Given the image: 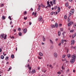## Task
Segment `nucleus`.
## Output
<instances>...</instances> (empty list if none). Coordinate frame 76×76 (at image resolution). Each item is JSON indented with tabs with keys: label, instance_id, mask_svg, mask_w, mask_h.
Returning <instances> with one entry per match:
<instances>
[{
	"label": "nucleus",
	"instance_id": "obj_43",
	"mask_svg": "<svg viewBox=\"0 0 76 76\" xmlns=\"http://www.w3.org/2000/svg\"><path fill=\"white\" fill-rule=\"evenodd\" d=\"M75 35H73V36H72V38H75Z\"/></svg>",
	"mask_w": 76,
	"mask_h": 76
},
{
	"label": "nucleus",
	"instance_id": "obj_12",
	"mask_svg": "<svg viewBox=\"0 0 76 76\" xmlns=\"http://www.w3.org/2000/svg\"><path fill=\"white\" fill-rule=\"evenodd\" d=\"M56 0H53V3L54 4H56Z\"/></svg>",
	"mask_w": 76,
	"mask_h": 76
},
{
	"label": "nucleus",
	"instance_id": "obj_63",
	"mask_svg": "<svg viewBox=\"0 0 76 76\" xmlns=\"http://www.w3.org/2000/svg\"><path fill=\"white\" fill-rule=\"evenodd\" d=\"M68 8H69V9H70V8H71V7H70V6H69V7H68Z\"/></svg>",
	"mask_w": 76,
	"mask_h": 76
},
{
	"label": "nucleus",
	"instance_id": "obj_64",
	"mask_svg": "<svg viewBox=\"0 0 76 76\" xmlns=\"http://www.w3.org/2000/svg\"><path fill=\"white\" fill-rule=\"evenodd\" d=\"M69 69H68L67 70V72H69Z\"/></svg>",
	"mask_w": 76,
	"mask_h": 76
},
{
	"label": "nucleus",
	"instance_id": "obj_59",
	"mask_svg": "<svg viewBox=\"0 0 76 76\" xmlns=\"http://www.w3.org/2000/svg\"><path fill=\"white\" fill-rule=\"evenodd\" d=\"M52 66V65H49V67H51Z\"/></svg>",
	"mask_w": 76,
	"mask_h": 76
},
{
	"label": "nucleus",
	"instance_id": "obj_31",
	"mask_svg": "<svg viewBox=\"0 0 76 76\" xmlns=\"http://www.w3.org/2000/svg\"><path fill=\"white\" fill-rule=\"evenodd\" d=\"M9 19H10V20H12V19H11V17H10V16H9L8 17Z\"/></svg>",
	"mask_w": 76,
	"mask_h": 76
},
{
	"label": "nucleus",
	"instance_id": "obj_34",
	"mask_svg": "<svg viewBox=\"0 0 76 76\" xmlns=\"http://www.w3.org/2000/svg\"><path fill=\"white\" fill-rule=\"evenodd\" d=\"M64 65V64H63V66H62V67H61V68H62V70H64V68L63 67V66Z\"/></svg>",
	"mask_w": 76,
	"mask_h": 76
},
{
	"label": "nucleus",
	"instance_id": "obj_15",
	"mask_svg": "<svg viewBox=\"0 0 76 76\" xmlns=\"http://www.w3.org/2000/svg\"><path fill=\"white\" fill-rule=\"evenodd\" d=\"M2 19L3 20H4L6 19V18H5V17L4 16V15H3L2 17Z\"/></svg>",
	"mask_w": 76,
	"mask_h": 76
},
{
	"label": "nucleus",
	"instance_id": "obj_58",
	"mask_svg": "<svg viewBox=\"0 0 76 76\" xmlns=\"http://www.w3.org/2000/svg\"><path fill=\"white\" fill-rule=\"evenodd\" d=\"M40 69V67H39H39H38V70H39Z\"/></svg>",
	"mask_w": 76,
	"mask_h": 76
},
{
	"label": "nucleus",
	"instance_id": "obj_11",
	"mask_svg": "<svg viewBox=\"0 0 76 76\" xmlns=\"http://www.w3.org/2000/svg\"><path fill=\"white\" fill-rule=\"evenodd\" d=\"M50 43L52 44H54V42L52 41V40H51V39H50Z\"/></svg>",
	"mask_w": 76,
	"mask_h": 76
},
{
	"label": "nucleus",
	"instance_id": "obj_10",
	"mask_svg": "<svg viewBox=\"0 0 76 76\" xmlns=\"http://www.w3.org/2000/svg\"><path fill=\"white\" fill-rule=\"evenodd\" d=\"M23 32L25 34H26V29H24L23 30Z\"/></svg>",
	"mask_w": 76,
	"mask_h": 76
},
{
	"label": "nucleus",
	"instance_id": "obj_32",
	"mask_svg": "<svg viewBox=\"0 0 76 76\" xmlns=\"http://www.w3.org/2000/svg\"><path fill=\"white\" fill-rule=\"evenodd\" d=\"M64 18L65 19H67V16L66 15H65L64 16Z\"/></svg>",
	"mask_w": 76,
	"mask_h": 76
},
{
	"label": "nucleus",
	"instance_id": "obj_61",
	"mask_svg": "<svg viewBox=\"0 0 76 76\" xmlns=\"http://www.w3.org/2000/svg\"><path fill=\"white\" fill-rule=\"evenodd\" d=\"M74 35L76 37V33H75V34H74Z\"/></svg>",
	"mask_w": 76,
	"mask_h": 76
},
{
	"label": "nucleus",
	"instance_id": "obj_20",
	"mask_svg": "<svg viewBox=\"0 0 76 76\" xmlns=\"http://www.w3.org/2000/svg\"><path fill=\"white\" fill-rule=\"evenodd\" d=\"M65 5L66 7H68L69 6V4L67 2L66 4Z\"/></svg>",
	"mask_w": 76,
	"mask_h": 76
},
{
	"label": "nucleus",
	"instance_id": "obj_35",
	"mask_svg": "<svg viewBox=\"0 0 76 76\" xmlns=\"http://www.w3.org/2000/svg\"><path fill=\"white\" fill-rule=\"evenodd\" d=\"M57 74H58V75H61V72H58Z\"/></svg>",
	"mask_w": 76,
	"mask_h": 76
},
{
	"label": "nucleus",
	"instance_id": "obj_36",
	"mask_svg": "<svg viewBox=\"0 0 76 76\" xmlns=\"http://www.w3.org/2000/svg\"><path fill=\"white\" fill-rule=\"evenodd\" d=\"M76 23H74V28H75L76 27Z\"/></svg>",
	"mask_w": 76,
	"mask_h": 76
},
{
	"label": "nucleus",
	"instance_id": "obj_39",
	"mask_svg": "<svg viewBox=\"0 0 76 76\" xmlns=\"http://www.w3.org/2000/svg\"><path fill=\"white\" fill-rule=\"evenodd\" d=\"M47 3L48 4V5H49V4H50V2H49V1H48L47 2Z\"/></svg>",
	"mask_w": 76,
	"mask_h": 76
},
{
	"label": "nucleus",
	"instance_id": "obj_45",
	"mask_svg": "<svg viewBox=\"0 0 76 76\" xmlns=\"http://www.w3.org/2000/svg\"><path fill=\"white\" fill-rule=\"evenodd\" d=\"M71 15H72V14L69 13V17H70L71 16Z\"/></svg>",
	"mask_w": 76,
	"mask_h": 76
},
{
	"label": "nucleus",
	"instance_id": "obj_1",
	"mask_svg": "<svg viewBox=\"0 0 76 76\" xmlns=\"http://www.w3.org/2000/svg\"><path fill=\"white\" fill-rule=\"evenodd\" d=\"M72 58L70 61V62L72 64H73L75 61V58H76V55L74 54L72 56Z\"/></svg>",
	"mask_w": 76,
	"mask_h": 76
},
{
	"label": "nucleus",
	"instance_id": "obj_29",
	"mask_svg": "<svg viewBox=\"0 0 76 76\" xmlns=\"http://www.w3.org/2000/svg\"><path fill=\"white\" fill-rule=\"evenodd\" d=\"M71 11L74 12H75V10H74V9H73L71 10Z\"/></svg>",
	"mask_w": 76,
	"mask_h": 76
},
{
	"label": "nucleus",
	"instance_id": "obj_21",
	"mask_svg": "<svg viewBox=\"0 0 76 76\" xmlns=\"http://www.w3.org/2000/svg\"><path fill=\"white\" fill-rule=\"evenodd\" d=\"M43 41H45V37H44V36L43 37Z\"/></svg>",
	"mask_w": 76,
	"mask_h": 76
},
{
	"label": "nucleus",
	"instance_id": "obj_60",
	"mask_svg": "<svg viewBox=\"0 0 76 76\" xmlns=\"http://www.w3.org/2000/svg\"><path fill=\"white\" fill-rule=\"evenodd\" d=\"M42 7H45V6H44V5H42Z\"/></svg>",
	"mask_w": 76,
	"mask_h": 76
},
{
	"label": "nucleus",
	"instance_id": "obj_56",
	"mask_svg": "<svg viewBox=\"0 0 76 76\" xmlns=\"http://www.w3.org/2000/svg\"><path fill=\"white\" fill-rule=\"evenodd\" d=\"M49 6V7H51V5L50 4H49V5H48Z\"/></svg>",
	"mask_w": 76,
	"mask_h": 76
},
{
	"label": "nucleus",
	"instance_id": "obj_47",
	"mask_svg": "<svg viewBox=\"0 0 76 76\" xmlns=\"http://www.w3.org/2000/svg\"><path fill=\"white\" fill-rule=\"evenodd\" d=\"M11 69H12V68H9V69L8 70V71H9L10 70H11Z\"/></svg>",
	"mask_w": 76,
	"mask_h": 76
},
{
	"label": "nucleus",
	"instance_id": "obj_27",
	"mask_svg": "<svg viewBox=\"0 0 76 76\" xmlns=\"http://www.w3.org/2000/svg\"><path fill=\"white\" fill-rule=\"evenodd\" d=\"M67 56L68 57V58H69V57H70V54H67Z\"/></svg>",
	"mask_w": 76,
	"mask_h": 76
},
{
	"label": "nucleus",
	"instance_id": "obj_53",
	"mask_svg": "<svg viewBox=\"0 0 76 76\" xmlns=\"http://www.w3.org/2000/svg\"><path fill=\"white\" fill-rule=\"evenodd\" d=\"M60 45H61V43H60L58 44V46H60Z\"/></svg>",
	"mask_w": 76,
	"mask_h": 76
},
{
	"label": "nucleus",
	"instance_id": "obj_18",
	"mask_svg": "<svg viewBox=\"0 0 76 76\" xmlns=\"http://www.w3.org/2000/svg\"><path fill=\"white\" fill-rule=\"evenodd\" d=\"M51 26L52 28H54V27H55V25H51Z\"/></svg>",
	"mask_w": 76,
	"mask_h": 76
},
{
	"label": "nucleus",
	"instance_id": "obj_6",
	"mask_svg": "<svg viewBox=\"0 0 76 76\" xmlns=\"http://www.w3.org/2000/svg\"><path fill=\"white\" fill-rule=\"evenodd\" d=\"M39 20V21H42V17H40L38 19Z\"/></svg>",
	"mask_w": 76,
	"mask_h": 76
},
{
	"label": "nucleus",
	"instance_id": "obj_17",
	"mask_svg": "<svg viewBox=\"0 0 76 76\" xmlns=\"http://www.w3.org/2000/svg\"><path fill=\"white\" fill-rule=\"evenodd\" d=\"M39 56H42V53L39 52Z\"/></svg>",
	"mask_w": 76,
	"mask_h": 76
},
{
	"label": "nucleus",
	"instance_id": "obj_7",
	"mask_svg": "<svg viewBox=\"0 0 76 76\" xmlns=\"http://www.w3.org/2000/svg\"><path fill=\"white\" fill-rule=\"evenodd\" d=\"M71 44H75V40H72L71 41Z\"/></svg>",
	"mask_w": 76,
	"mask_h": 76
},
{
	"label": "nucleus",
	"instance_id": "obj_46",
	"mask_svg": "<svg viewBox=\"0 0 76 76\" xmlns=\"http://www.w3.org/2000/svg\"><path fill=\"white\" fill-rule=\"evenodd\" d=\"M11 39H12L13 38V39H15V37H14L12 36V37H11Z\"/></svg>",
	"mask_w": 76,
	"mask_h": 76
},
{
	"label": "nucleus",
	"instance_id": "obj_16",
	"mask_svg": "<svg viewBox=\"0 0 76 76\" xmlns=\"http://www.w3.org/2000/svg\"><path fill=\"white\" fill-rule=\"evenodd\" d=\"M4 56H3V55H1V59H4Z\"/></svg>",
	"mask_w": 76,
	"mask_h": 76
},
{
	"label": "nucleus",
	"instance_id": "obj_48",
	"mask_svg": "<svg viewBox=\"0 0 76 76\" xmlns=\"http://www.w3.org/2000/svg\"><path fill=\"white\" fill-rule=\"evenodd\" d=\"M64 57H65V55H64L63 56H62V58H64Z\"/></svg>",
	"mask_w": 76,
	"mask_h": 76
},
{
	"label": "nucleus",
	"instance_id": "obj_57",
	"mask_svg": "<svg viewBox=\"0 0 76 76\" xmlns=\"http://www.w3.org/2000/svg\"><path fill=\"white\" fill-rule=\"evenodd\" d=\"M53 13H54V12H51V13H50V14H51V15H53Z\"/></svg>",
	"mask_w": 76,
	"mask_h": 76
},
{
	"label": "nucleus",
	"instance_id": "obj_23",
	"mask_svg": "<svg viewBox=\"0 0 76 76\" xmlns=\"http://www.w3.org/2000/svg\"><path fill=\"white\" fill-rule=\"evenodd\" d=\"M4 6V4H3L1 5V6H0V7H3V6Z\"/></svg>",
	"mask_w": 76,
	"mask_h": 76
},
{
	"label": "nucleus",
	"instance_id": "obj_5",
	"mask_svg": "<svg viewBox=\"0 0 76 76\" xmlns=\"http://www.w3.org/2000/svg\"><path fill=\"white\" fill-rule=\"evenodd\" d=\"M54 57L55 58H57V56H58V54H57L56 53H55L54 54Z\"/></svg>",
	"mask_w": 76,
	"mask_h": 76
},
{
	"label": "nucleus",
	"instance_id": "obj_8",
	"mask_svg": "<svg viewBox=\"0 0 76 76\" xmlns=\"http://www.w3.org/2000/svg\"><path fill=\"white\" fill-rule=\"evenodd\" d=\"M61 34V32L60 31H58V37H60V35Z\"/></svg>",
	"mask_w": 76,
	"mask_h": 76
},
{
	"label": "nucleus",
	"instance_id": "obj_24",
	"mask_svg": "<svg viewBox=\"0 0 76 76\" xmlns=\"http://www.w3.org/2000/svg\"><path fill=\"white\" fill-rule=\"evenodd\" d=\"M8 58H9V57H8V56H7L6 58L5 59H6V60L7 61V60H8Z\"/></svg>",
	"mask_w": 76,
	"mask_h": 76
},
{
	"label": "nucleus",
	"instance_id": "obj_38",
	"mask_svg": "<svg viewBox=\"0 0 76 76\" xmlns=\"http://www.w3.org/2000/svg\"><path fill=\"white\" fill-rule=\"evenodd\" d=\"M24 20H26V19H27V17L25 18V17L24 16Z\"/></svg>",
	"mask_w": 76,
	"mask_h": 76
},
{
	"label": "nucleus",
	"instance_id": "obj_44",
	"mask_svg": "<svg viewBox=\"0 0 76 76\" xmlns=\"http://www.w3.org/2000/svg\"><path fill=\"white\" fill-rule=\"evenodd\" d=\"M18 31H20V30H21V29L20 28H19L18 29Z\"/></svg>",
	"mask_w": 76,
	"mask_h": 76
},
{
	"label": "nucleus",
	"instance_id": "obj_30",
	"mask_svg": "<svg viewBox=\"0 0 76 76\" xmlns=\"http://www.w3.org/2000/svg\"><path fill=\"white\" fill-rule=\"evenodd\" d=\"M63 41H64V40H61V44H63V43H64V42H63Z\"/></svg>",
	"mask_w": 76,
	"mask_h": 76
},
{
	"label": "nucleus",
	"instance_id": "obj_62",
	"mask_svg": "<svg viewBox=\"0 0 76 76\" xmlns=\"http://www.w3.org/2000/svg\"><path fill=\"white\" fill-rule=\"evenodd\" d=\"M34 14H35V13L34 12H33L32 14V15H34Z\"/></svg>",
	"mask_w": 76,
	"mask_h": 76
},
{
	"label": "nucleus",
	"instance_id": "obj_51",
	"mask_svg": "<svg viewBox=\"0 0 76 76\" xmlns=\"http://www.w3.org/2000/svg\"><path fill=\"white\" fill-rule=\"evenodd\" d=\"M31 24H32V23H31V22H29V25H31Z\"/></svg>",
	"mask_w": 76,
	"mask_h": 76
},
{
	"label": "nucleus",
	"instance_id": "obj_19",
	"mask_svg": "<svg viewBox=\"0 0 76 76\" xmlns=\"http://www.w3.org/2000/svg\"><path fill=\"white\" fill-rule=\"evenodd\" d=\"M55 26H56V28L58 27V24L57 23H55Z\"/></svg>",
	"mask_w": 76,
	"mask_h": 76
},
{
	"label": "nucleus",
	"instance_id": "obj_42",
	"mask_svg": "<svg viewBox=\"0 0 76 76\" xmlns=\"http://www.w3.org/2000/svg\"><path fill=\"white\" fill-rule=\"evenodd\" d=\"M62 24H59V27H61V26H62Z\"/></svg>",
	"mask_w": 76,
	"mask_h": 76
},
{
	"label": "nucleus",
	"instance_id": "obj_40",
	"mask_svg": "<svg viewBox=\"0 0 76 76\" xmlns=\"http://www.w3.org/2000/svg\"><path fill=\"white\" fill-rule=\"evenodd\" d=\"M68 22H70V19H69V17L68 18Z\"/></svg>",
	"mask_w": 76,
	"mask_h": 76
},
{
	"label": "nucleus",
	"instance_id": "obj_33",
	"mask_svg": "<svg viewBox=\"0 0 76 76\" xmlns=\"http://www.w3.org/2000/svg\"><path fill=\"white\" fill-rule=\"evenodd\" d=\"M27 12H26V11H25L23 13L24 15H25V14H26V13Z\"/></svg>",
	"mask_w": 76,
	"mask_h": 76
},
{
	"label": "nucleus",
	"instance_id": "obj_55",
	"mask_svg": "<svg viewBox=\"0 0 76 76\" xmlns=\"http://www.w3.org/2000/svg\"><path fill=\"white\" fill-rule=\"evenodd\" d=\"M34 15L35 16H36V15H37V12H35V13H34Z\"/></svg>",
	"mask_w": 76,
	"mask_h": 76
},
{
	"label": "nucleus",
	"instance_id": "obj_25",
	"mask_svg": "<svg viewBox=\"0 0 76 76\" xmlns=\"http://www.w3.org/2000/svg\"><path fill=\"white\" fill-rule=\"evenodd\" d=\"M19 36H22V33L21 32H20L19 33Z\"/></svg>",
	"mask_w": 76,
	"mask_h": 76
},
{
	"label": "nucleus",
	"instance_id": "obj_28",
	"mask_svg": "<svg viewBox=\"0 0 76 76\" xmlns=\"http://www.w3.org/2000/svg\"><path fill=\"white\" fill-rule=\"evenodd\" d=\"M57 6H56L54 8V9H55V10H56V9L57 8Z\"/></svg>",
	"mask_w": 76,
	"mask_h": 76
},
{
	"label": "nucleus",
	"instance_id": "obj_22",
	"mask_svg": "<svg viewBox=\"0 0 76 76\" xmlns=\"http://www.w3.org/2000/svg\"><path fill=\"white\" fill-rule=\"evenodd\" d=\"M75 31V30H70V32H73Z\"/></svg>",
	"mask_w": 76,
	"mask_h": 76
},
{
	"label": "nucleus",
	"instance_id": "obj_2",
	"mask_svg": "<svg viewBox=\"0 0 76 76\" xmlns=\"http://www.w3.org/2000/svg\"><path fill=\"white\" fill-rule=\"evenodd\" d=\"M0 37L1 38H3L4 37V39H6L7 38V35L5 34L4 35V34H2L0 35Z\"/></svg>",
	"mask_w": 76,
	"mask_h": 76
},
{
	"label": "nucleus",
	"instance_id": "obj_3",
	"mask_svg": "<svg viewBox=\"0 0 76 76\" xmlns=\"http://www.w3.org/2000/svg\"><path fill=\"white\" fill-rule=\"evenodd\" d=\"M73 22H71L70 23H69L68 24V26H70L71 25H73Z\"/></svg>",
	"mask_w": 76,
	"mask_h": 76
},
{
	"label": "nucleus",
	"instance_id": "obj_26",
	"mask_svg": "<svg viewBox=\"0 0 76 76\" xmlns=\"http://www.w3.org/2000/svg\"><path fill=\"white\" fill-rule=\"evenodd\" d=\"M70 13H71V14L72 15H73V13H74V12H72L71 11H70Z\"/></svg>",
	"mask_w": 76,
	"mask_h": 76
},
{
	"label": "nucleus",
	"instance_id": "obj_41",
	"mask_svg": "<svg viewBox=\"0 0 76 76\" xmlns=\"http://www.w3.org/2000/svg\"><path fill=\"white\" fill-rule=\"evenodd\" d=\"M28 69H29V70H31V67H28Z\"/></svg>",
	"mask_w": 76,
	"mask_h": 76
},
{
	"label": "nucleus",
	"instance_id": "obj_54",
	"mask_svg": "<svg viewBox=\"0 0 76 76\" xmlns=\"http://www.w3.org/2000/svg\"><path fill=\"white\" fill-rule=\"evenodd\" d=\"M13 31H14V32H16V29H14L13 30Z\"/></svg>",
	"mask_w": 76,
	"mask_h": 76
},
{
	"label": "nucleus",
	"instance_id": "obj_14",
	"mask_svg": "<svg viewBox=\"0 0 76 76\" xmlns=\"http://www.w3.org/2000/svg\"><path fill=\"white\" fill-rule=\"evenodd\" d=\"M41 9V6H40V5H39V7L38 9V10L39 11Z\"/></svg>",
	"mask_w": 76,
	"mask_h": 76
},
{
	"label": "nucleus",
	"instance_id": "obj_52",
	"mask_svg": "<svg viewBox=\"0 0 76 76\" xmlns=\"http://www.w3.org/2000/svg\"><path fill=\"white\" fill-rule=\"evenodd\" d=\"M3 55H4V56H6V54H5L4 52L3 53Z\"/></svg>",
	"mask_w": 76,
	"mask_h": 76
},
{
	"label": "nucleus",
	"instance_id": "obj_49",
	"mask_svg": "<svg viewBox=\"0 0 76 76\" xmlns=\"http://www.w3.org/2000/svg\"><path fill=\"white\" fill-rule=\"evenodd\" d=\"M50 3L51 4H53V2L51 1H50Z\"/></svg>",
	"mask_w": 76,
	"mask_h": 76
},
{
	"label": "nucleus",
	"instance_id": "obj_9",
	"mask_svg": "<svg viewBox=\"0 0 76 76\" xmlns=\"http://www.w3.org/2000/svg\"><path fill=\"white\" fill-rule=\"evenodd\" d=\"M57 11L58 12H60V7H58V8Z\"/></svg>",
	"mask_w": 76,
	"mask_h": 76
},
{
	"label": "nucleus",
	"instance_id": "obj_37",
	"mask_svg": "<svg viewBox=\"0 0 76 76\" xmlns=\"http://www.w3.org/2000/svg\"><path fill=\"white\" fill-rule=\"evenodd\" d=\"M60 29L61 31H63V29H62V28H60Z\"/></svg>",
	"mask_w": 76,
	"mask_h": 76
},
{
	"label": "nucleus",
	"instance_id": "obj_13",
	"mask_svg": "<svg viewBox=\"0 0 76 76\" xmlns=\"http://www.w3.org/2000/svg\"><path fill=\"white\" fill-rule=\"evenodd\" d=\"M11 57L12 58H14V57H15V56H14V55L13 54H12L11 56Z\"/></svg>",
	"mask_w": 76,
	"mask_h": 76
},
{
	"label": "nucleus",
	"instance_id": "obj_50",
	"mask_svg": "<svg viewBox=\"0 0 76 76\" xmlns=\"http://www.w3.org/2000/svg\"><path fill=\"white\" fill-rule=\"evenodd\" d=\"M38 58L39 59H41V58L39 56H38Z\"/></svg>",
	"mask_w": 76,
	"mask_h": 76
},
{
	"label": "nucleus",
	"instance_id": "obj_4",
	"mask_svg": "<svg viewBox=\"0 0 76 76\" xmlns=\"http://www.w3.org/2000/svg\"><path fill=\"white\" fill-rule=\"evenodd\" d=\"M36 70L35 69H33L32 70V71L31 72V73L32 74H34V73H36Z\"/></svg>",
	"mask_w": 76,
	"mask_h": 76
}]
</instances>
